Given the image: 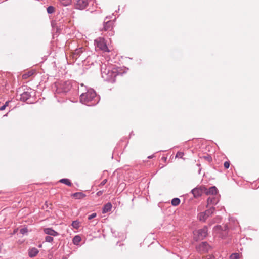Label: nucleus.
<instances>
[{
	"label": "nucleus",
	"instance_id": "obj_1",
	"mask_svg": "<svg viewBox=\"0 0 259 259\" xmlns=\"http://www.w3.org/2000/svg\"><path fill=\"white\" fill-rule=\"evenodd\" d=\"M80 101L81 103L86 105L94 106L99 102V97L97 95L94 90L90 89L85 93H81Z\"/></svg>",
	"mask_w": 259,
	"mask_h": 259
},
{
	"label": "nucleus",
	"instance_id": "obj_2",
	"mask_svg": "<svg viewBox=\"0 0 259 259\" xmlns=\"http://www.w3.org/2000/svg\"><path fill=\"white\" fill-rule=\"evenodd\" d=\"M101 75L103 79L106 81L114 83L117 75L116 70H113L110 67H107L106 64L101 65Z\"/></svg>",
	"mask_w": 259,
	"mask_h": 259
},
{
	"label": "nucleus",
	"instance_id": "obj_3",
	"mask_svg": "<svg viewBox=\"0 0 259 259\" xmlns=\"http://www.w3.org/2000/svg\"><path fill=\"white\" fill-rule=\"evenodd\" d=\"M71 88V85L69 81H59L56 82L52 87L57 94H65Z\"/></svg>",
	"mask_w": 259,
	"mask_h": 259
},
{
	"label": "nucleus",
	"instance_id": "obj_4",
	"mask_svg": "<svg viewBox=\"0 0 259 259\" xmlns=\"http://www.w3.org/2000/svg\"><path fill=\"white\" fill-rule=\"evenodd\" d=\"M95 45L96 48H98L99 50H102L105 52H109V50L107 46L105 39L102 37H99L95 40Z\"/></svg>",
	"mask_w": 259,
	"mask_h": 259
},
{
	"label": "nucleus",
	"instance_id": "obj_5",
	"mask_svg": "<svg viewBox=\"0 0 259 259\" xmlns=\"http://www.w3.org/2000/svg\"><path fill=\"white\" fill-rule=\"evenodd\" d=\"M214 207L211 206L205 211L200 212L197 215V218L200 221L205 222L209 217L214 213Z\"/></svg>",
	"mask_w": 259,
	"mask_h": 259
},
{
	"label": "nucleus",
	"instance_id": "obj_6",
	"mask_svg": "<svg viewBox=\"0 0 259 259\" xmlns=\"http://www.w3.org/2000/svg\"><path fill=\"white\" fill-rule=\"evenodd\" d=\"M228 227L227 225L223 227L221 225H217L213 228V231L217 234H220L221 237H225L228 234Z\"/></svg>",
	"mask_w": 259,
	"mask_h": 259
},
{
	"label": "nucleus",
	"instance_id": "obj_7",
	"mask_svg": "<svg viewBox=\"0 0 259 259\" xmlns=\"http://www.w3.org/2000/svg\"><path fill=\"white\" fill-rule=\"evenodd\" d=\"M208 228L207 226H204L202 229H199L195 233V235L197 234V236H195L194 239L196 240H202L207 235Z\"/></svg>",
	"mask_w": 259,
	"mask_h": 259
},
{
	"label": "nucleus",
	"instance_id": "obj_8",
	"mask_svg": "<svg viewBox=\"0 0 259 259\" xmlns=\"http://www.w3.org/2000/svg\"><path fill=\"white\" fill-rule=\"evenodd\" d=\"M219 201V197L218 195H210L207 199V207H214Z\"/></svg>",
	"mask_w": 259,
	"mask_h": 259
},
{
	"label": "nucleus",
	"instance_id": "obj_9",
	"mask_svg": "<svg viewBox=\"0 0 259 259\" xmlns=\"http://www.w3.org/2000/svg\"><path fill=\"white\" fill-rule=\"evenodd\" d=\"M75 8L79 10H83L89 4L88 0H74Z\"/></svg>",
	"mask_w": 259,
	"mask_h": 259
},
{
	"label": "nucleus",
	"instance_id": "obj_10",
	"mask_svg": "<svg viewBox=\"0 0 259 259\" xmlns=\"http://www.w3.org/2000/svg\"><path fill=\"white\" fill-rule=\"evenodd\" d=\"M210 248V246L206 242H202L196 246V250L201 253L207 252Z\"/></svg>",
	"mask_w": 259,
	"mask_h": 259
},
{
	"label": "nucleus",
	"instance_id": "obj_11",
	"mask_svg": "<svg viewBox=\"0 0 259 259\" xmlns=\"http://www.w3.org/2000/svg\"><path fill=\"white\" fill-rule=\"evenodd\" d=\"M31 89L29 90H28L27 91L24 92L21 95L20 99L21 101H26L30 99V98L31 97V94L33 92V91H31Z\"/></svg>",
	"mask_w": 259,
	"mask_h": 259
},
{
	"label": "nucleus",
	"instance_id": "obj_12",
	"mask_svg": "<svg viewBox=\"0 0 259 259\" xmlns=\"http://www.w3.org/2000/svg\"><path fill=\"white\" fill-rule=\"evenodd\" d=\"M44 232L45 234L49 235V236H57L59 235L58 232L51 228H45Z\"/></svg>",
	"mask_w": 259,
	"mask_h": 259
},
{
	"label": "nucleus",
	"instance_id": "obj_13",
	"mask_svg": "<svg viewBox=\"0 0 259 259\" xmlns=\"http://www.w3.org/2000/svg\"><path fill=\"white\" fill-rule=\"evenodd\" d=\"M218 190L216 187H210L208 189L206 190V194L207 195H217Z\"/></svg>",
	"mask_w": 259,
	"mask_h": 259
},
{
	"label": "nucleus",
	"instance_id": "obj_14",
	"mask_svg": "<svg viewBox=\"0 0 259 259\" xmlns=\"http://www.w3.org/2000/svg\"><path fill=\"white\" fill-rule=\"evenodd\" d=\"M39 252V250L35 247L29 248L28 250V255L32 258L36 256Z\"/></svg>",
	"mask_w": 259,
	"mask_h": 259
},
{
	"label": "nucleus",
	"instance_id": "obj_15",
	"mask_svg": "<svg viewBox=\"0 0 259 259\" xmlns=\"http://www.w3.org/2000/svg\"><path fill=\"white\" fill-rule=\"evenodd\" d=\"M113 22L110 20L104 22L103 29L105 31L110 30L113 27Z\"/></svg>",
	"mask_w": 259,
	"mask_h": 259
},
{
	"label": "nucleus",
	"instance_id": "obj_16",
	"mask_svg": "<svg viewBox=\"0 0 259 259\" xmlns=\"http://www.w3.org/2000/svg\"><path fill=\"white\" fill-rule=\"evenodd\" d=\"M191 192L194 195V197L196 198L202 195V191L200 188H195L191 190Z\"/></svg>",
	"mask_w": 259,
	"mask_h": 259
},
{
	"label": "nucleus",
	"instance_id": "obj_17",
	"mask_svg": "<svg viewBox=\"0 0 259 259\" xmlns=\"http://www.w3.org/2000/svg\"><path fill=\"white\" fill-rule=\"evenodd\" d=\"M112 205L111 203L108 202L105 204L102 208V213H106L111 211Z\"/></svg>",
	"mask_w": 259,
	"mask_h": 259
},
{
	"label": "nucleus",
	"instance_id": "obj_18",
	"mask_svg": "<svg viewBox=\"0 0 259 259\" xmlns=\"http://www.w3.org/2000/svg\"><path fill=\"white\" fill-rule=\"evenodd\" d=\"M35 73L34 70H31L27 71L22 75V78L24 79H28L29 77L32 76Z\"/></svg>",
	"mask_w": 259,
	"mask_h": 259
},
{
	"label": "nucleus",
	"instance_id": "obj_19",
	"mask_svg": "<svg viewBox=\"0 0 259 259\" xmlns=\"http://www.w3.org/2000/svg\"><path fill=\"white\" fill-rule=\"evenodd\" d=\"M72 196L76 199H82L86 196V195L82 192H76L72 195Z\"/></svg>",
	"mask_w": 259,
	"mask_h": 259
},
{
	"label": "nucleus",
	"instance_id": "obj_20",
	"mask_svg": "<svg viewBox=\"0 0 259 259\" xmlns=\"http://www.w3.org/2000/svg\"><path fill=\"white\" fill-rule=\"evenodd\" d=\"M59 182L64 184L68 186H71L72 183L68 179H62L59 180Z\"/></svg>",
	"mask_w": 259,
	"mask_h": 259
},
{
	"label": "nucleus",
	"instance_id": "obj_21",
	"mask_svg": "<svg viewBox=\"0 0 259 259\" xmlns=\"http://www.w3.org/2000/svg\"><path fill=\"white\" fill-rule=\"evenodd\" d=\"M82 48H80L78 49H76L73 53L74 57L77 58V57L79 56L80 54L82 52Z\"/></svg>",
	"mask_w": 259,
	"mask_h": 259
},
{
	"label": "nucleus",
	"instance_id": "obj_22",
	"mask_svg": "<svg viewBox=\"0 0 259 259\" xmlns=\"http://www.w3.org/2000/svg\"><path fill=\"white\" fill-rule=\"evenodd\" d=\"M60 3L64 6H67L71 4L72 0H59Z\"/></svg>",
	"mask_w": 259,
	"mask_h": 259
},
{
	"label": "nucleus",
	"instance_id": "obj_23",
	"mask_svg": "<svg viewBox=\"0 0 259 259\" xmlns=\"http://www.w3.org/2000/svg\"><path fill=\"white\" fill-rule=\"evenodd\" d=\"M180 199L178 198H175L171 200V205L174 206H177L180 203Z\"/></svg>",
	"mask_w": 259,
	"mask_h": 259
},
{
	"label": "nucleus",
	"instance_id": "obj_24",
	"mask_svg": "<svg viewBox=\"0 0 259 259\" xmlns=\"http://www.w3.org/2000/svg\"><path fill=\"white\" fill-rule=\"evenodd\" d=\"M81 238L79 236L76 235L73 239V243L75 245H78V243L81 241Z\"/></svg>",
	"mask_w": 259,
	"mask_h": 259
},
{
	"label": "nucleus",
	"instance_id": "obj_25",
	"mask_svg": "<svg viewBox=\"0 0 259 259\" xmlns=\"http://www.w3.org/2000/svg\"><path fill=\"white\" fill-rule=\"evenodd\" d=\"M47 11L48 14H53L55 12V8L53 6H50L47 8Z\"/></svg>",
	"mask_w": 259,
	"mask_h": 259
},
{
	"label": "nucleus",
	"instance_id": "obj_26",
	"mask_svg": "<svg viewBox=\"0 0 259 259\" xmlns=\"http://www.w3.org/2000/svg\"><path fill=\"white\" fill-rule=\"evenodd\" d=\"M72 227L75 229H78L79 227V222L78 221H74L72 223Z\"/></svg>",
	"mask_w": 259,
	"mask_h": 259
},
{
	"label": "nucleus",
	"instance_id": "obj_27",
	"mask_svg": "<svg viewBox=\"0 0 259 259\" xmlns=\"http://www.w3.org/2000/svg\"><path fill=\"white\" fill-rule=\"evenodd\" d=\"M184 153L183 152H180V151H178L175 157L176 158H182L183 159H185L184 158H183V156H184Z\"/></svg>",
	"mask_w": 259,
	"mask_h": 259
},
{
	"label": "nucleus",
	"instance_id": "obj_28",
	"mask_svg": "<svg viewBox=\"0 0 259 259\" xmlns=\"http://www.w3.org/2000/svg\"><path fill=\"white\" fill-rule=\"evenodd\" d=\"M239 255V254L237 253H232L230 256V259H238Z\"/></svg>",
	"mask_w": 259,
	"mask_h": 259
},
{
	"label": "nucleus",
	"instance_id": "obj_29",
	"mask_svg": "<svg viewBox=\"0 0 259 259\" xmlns=\"http://www.w3.org/2000/svg\"><path fill=\"white\" fill-rule=\"evenodd\" d=\"M45 241L47 242H52L53 241V238L51 236H47L45 237Z\"/></svg>",
	"mask_w": 259,
	"mask_h": 259
},
{
	"label": "nucleus",
	"instance_id": "obj_30",
	"mask_svg": "<svg viewBox=\"0 0 259 259\" xmlns=\"http://www.w3.org/2000/svg\"><path fill=\"white\" fill-rule=\"evenodd\" d=\"M27 232L28 229L26 228H21L20 230V232L23 235L26 234Z\"/></svg>",
	"mask_w": 259,
	"mask_h": 259
},
{
	"label": "nucleus",
	"instance_id": "obj_31",
	"mask_svg": "<svg viewBox=\"0 0 259 259\" xmlns=\"http://www.w3.org/2000/svg\"><path fill=\"white\" fill-rule=\"evenodd\" d=\"M97 216L96 213H93L88 217V220H91Z\"/></svg>",
	"mask_w": 259,
	"mask_h": 259
},
{
	"label": "nucleus",
	"instance_id": "obj_32",
	"mask_svg": "<svg viewBox=\"0 0 259 259\" xmlns=\"http://www.w3.org/2000/svg\"><path fill=\"white\" fill-rule=\"evenodd\" d=\"M224 166L225 168H228L230 166V162L229 161H225L224 163Z\"/></svg>",
	"mask_w": 259,
	"mask_h": 259
},
{
	"label": "nucleus",
	"instance_id": "obj_33",
	"mask_svg": "<svg viewBox=\"0 0 259 259\" xmlns=\"http://www.w3.org/2000/svg\"><path fill=\"white\" fill-rule=\"evenodd\" d=\"M107 182V179H105L103 180L102 182L99 184V186L101 187L105 185V184Z\"/></svg>",
	"mask_w": 259,
	"mask_h": 259
},
{
	"label": "nucleus",
	"instance_id": "obj_34",
	"mask_svg": "<svg viewBox=\"0 0 259 259\" xmlns=\"http://www.w3.org/2000/svg\"><path fill=\"white\" fill-rule=\"evenodd\" d=\"M103 193V191L102 190V191H98L97 193H96V195L98 196H100L101 195H102Z\"/></svg>",
	"mask_w": 259,
	"mask_h": 259
},
{
	"label": "nucleus",
	"instance_id": "obj_35",
	"mask_svg": "<svg viewBox=\"0 0 259 259\" xmlns=\"http://www.w3.org/2000/svg\"><path fill=\"white\" fill-rule=\"evenodd\" d=\"M86 88V87H84V85H83V84H81V85H80V88H78V92H80V91L82 90V88L83 89V88Z\"/></svg>",
	"mask_w": 259,
	"mask_h": 259
},
{
	"label": "nucleus",
	"instance_id": "obj_36",
	"mask_svg": "<svg viewBox=\"0 0 259 259\" xmlns=\"http://www.w3.org/2000/svg\"><path fill=\"white\" fill-rule=\"evenodd\" d=\"M205 259H214V257L213 255H208Z\"/></svg>",
	"mask_w": 259,
	"mask_h": 259
},
{
	"label": "nucleus",
	"instance_id": "obj_37",
	"mask_svg": "<svg viewBox=\"0 0 259 259\" xmlns=\"http://www.w3.org/2000/svg\"><path fill=\"white\" fill-rule=\"evenodd\" d=\"M6 108V105H3L2 106H1L0 107V110L2 111V110H5Z\"/></svg>",
	"mask_w": 259,
	"mask_h": 259
},
{
	"label": "nucleus",
	"instance_id": "obj_38",
	"mask_svg": "<svg viewBox=\"0 0 259 259\" xmlns=\"http://www.w3.org/2000/svg\"><path fill=\"white\" fill-rule=\"evenodd\" d=\"M8 104H9V102L7 101L6 102H5V103L4 105H6V107L7 106H8Z\"/></svg>",
	"mask_w": 259,
	"mask_h": 259
},
{
	"label": "nucleus",
	"instance_id": "obj_39",
	"mask_svg": "<svg viewBox=\"0 0 259 259\" xmlns=\"http://www.w3.org/2000/svg\"><path fill=\"white\" fill-rule=\"evenodd\" d=\"M153 156H154L153 155H151V156H148V158H149V159L150 158H152L153 157Z\"/></svg>",
	"mask_w": 259,
	"mask_h": 259
},
{
	"label": "nucleus",
	"instance_id": "obj_40",
	"mask_svg": "<svg viewBox=\"0 0 259 259\" xmlns=\"http://www.w3.org/2000/svg\"><path fill=\"white\" fill-rule=\"evenodd\" d=\"M162 158L164 159V160H166V157H163Z\"/></svg>",
	"mask_w": 259,
	"mask_h": 259
},
{
	"label": "nucleus",
	"instance_id": "obj_41",
	"mask_svg": "<svg viewBox=\"0 0 259 259\" xmlns=\"http://www.w3.org/2000/svg\"><path fill=\"white\" fill-rule=\"evenodd\" d=\"M197 165L198 166H199L200 165V164H197Z\"/></svg>",
	"mask_w": 259,
	"mask_h": 259
},
{
	"label": "nucleus",
	"instance_id": "obj_42",
	"mask_svg": "<svg viewBox=\"0 0 259 259\" xmlns=\"http://www.w3.org/2000/svg\"><path fill=\"white\" fill-rule=\"evenodd\" d=\"M200 171H201V169H199V174H200Z\"/></svg>",
	"mask_w": 259,
	"mask_h": 259
}]
</instances>
